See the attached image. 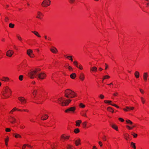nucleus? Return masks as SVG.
<instances>
[{"label":"nucleus","instance_id":"44","mask_svg":"<svg viewBox=\"0 0 149 149\" xmlns=\"http://www.w3.org/2000/svg\"><path fill=\"white\" fill-rule=\"evenodd\" d=\"M78 68H79L80 70H82L83 69V68L82 66L81 65H80L79 66H78V67H77Z\"/></svg>","mask_w":149,"mask_h":149},{"label":"nucleus","instance_id":"21","mask_svg":"<svg viewBox=\"0 0 149 149\" xmlns=\"http://www.w3.org/2000/svg\"><path fill=\"white\" fill-rule=\"evenodd\" d=\"M9 79L8 77H2V79H1V80L2 81H8L9 80Z\"/></svg>","mask_w":149,"mask_h":149},{"label":"nucleus","instance_id":"54","mask_svg":"<svg viewBox=\"0 0 149 149\" xmlns=\"http://www.w3.org/2000/svg\"><path fill=\"white\" fill-rule=\"evenodd\" d=\"M118 94V93L117 92H116L115 93L113 94V95L114 96H117V95Z\"/></svg>","mask_w":149,"mask_h":149},{"label":"nucleus","instance_id":"14","mask_svg":"<svg viewBox=\"0 0 149 149\" xmlns=\"http://www.w3.org/2000/svg\"><path fill=\"white\" fill-rule=\"evenodd\" d=\"M79 79L82 81H83L85 77L84 74L82 73H80L79 75Z\"/></svg>","mask_w":149,"mask_h":149},{"label":"nucleus","instance_id":"45","mask_svg":"<svg viewBox=\"0 0 149 149\" xmlns=\"http://www.w3.org/2000/svg\"><path fill=\"white\" fill-rule=\"evenodd\" d=\"M82 125H83V127L84 128L86 126V123L84 122L82 123Z\"/></svg>","mask_w":149,"mask_h":149},{"label":"nucleus","instance_id":"37","mask_svg":"<svg viewBox=\"0 0 149 149\" xmlns=\"http://www.w3.org/2000/svg\"><path fill=\"white\" fill-rule=\"evenodd\" d=\"M17 37L18 38V39L20 40V41H22V38L20 37V36H18V35H17Z\"/></svg>","mask_w":149,"mask_h":149},{"label":"nucleus","instance_id":"4","mask_svg":"<svg viewBox=\"0 0 149 149\" xmlns=\"http://www.w3.org/2000/svg\"><path fill=\"white\" fill-rule=\"evenodd\" d=\"M38 74L36 72V71L34 70L29 73V76L31 79H33L37 77V74Z\"/></svg>","mask_w":149,"mask_h":149},{"label":"nucleus","instance_id":"18","mask_svg":"<svg viewBox=\"0 0 149 149\" xmlns=\"http://www.w3.org/2000/svg\"><path fill=\"white\" fill-rule=\"evenodd\" d=\"M37 14L38 16L36 17L37 18L41 19V16L43 15L39 11H38V12Z\"/></svg>","mask_w":149,"mask_h":149},{"label":"nucleus","instance_id":"60","mask_svg":"<svg viewBox=\"0 0 149 149\" xmlns=\"http://www.w3.org/2000/svg\"><path fill=\"white\" fill-rule=\"evenodd\" d=\"M134 109V107H130L129 110H132Z\"/></svg>","mask_w":149,"mask_h":149},{"label":"nucleus","instance_id":"26","mask_svg":"<svg viewBox=\"0 0 149 149\" xmlns=\"http://www.w3.org/2000/svg\"><path fill=\"white\" fill-rule=\"evenodd\" d=\"M91 70L92 71H97V68L95 67H92L91 68Z\"/></svg>","mask_w":149,"mask_h":149},{"label":"nucleus","instance_id":"27","mask_svg":"<svg viewBox=\"0 0 149 149\" xmlns=\"http://www.w3.org/2000/svg\"><path fill=\"white\" fill-rule=\"evenodd\" d=\"M37 92V90L36 89H34L33 90V94L34 95V97H35L36 95V93Z\"/></svg>","mask_w":149,"mask_h":149},{"label":"nucleus","instance_id":"31","mask_svg":"<svg viewBox=\"0 0 149 149\" xmlns=\"http://www.w3.org/2000/svg\"><path fill=\"white\" fill-rule=\"evenodd\" d=\"M75 133L77 134L79 133V130L78 128L75 129L74 131Z\"/></svg>","mask_w":149,"mask_h":149},{"label":"nucleus","instance_id":"2","mask_svg":"<svg viewBox=\"0 0 149 149\" xmlns=\"http://www.w3.org/2000/svg\"><path fill=\"white\" fill-rule=\"evenodd\" d=\"M58 103L61 104L62 106H67L71 102V100L70 99L67 100L64 102L63 97L59 98L58 99Z\"/></svg>","mask_w":149,"mask_h":149},{"label":"nucleus","instance_id":"56","mask_svg":"<svg viewBox=\"0 0 149 149\" xmlns=\"http://www.w3.org/2000/svg\"><path fill=\"white\" fill-rule=\"evenodd\" d=\"M139 90H140V92L141 93H143L144 91H143V90H142V89L140 88V89H139Z\"/></svg>","mask_w":149,"mask_h":149},{"label":"nucleus","instance_id":"57","mask_svg":"<svg viewBox=\"0 0 149 149\" xmlns=\"http://www.w3.org/2000/svg\"><path fill=\"white\" fill-rule=\"evenodd\" d=\"M26 146V144H24L22 147V149H24Z\"/></svg>","mask_w":149,"mask_h":149},{"label":"nucleus","instance_id":"40","mask_svg":"<svg viewBox=\"0 0 149 149\" xmlns=\"http://www.w3.org/2000/svg\"><path fill=\"white\" fill-rule=\"evenodd\" d=\"M141 100L142 103L143 104H144L145 101V100L142 97H141Z\"/></svg>","mask_w":149,"mask_h":149},{"label":"nucleus","instance_id":"35","mask_svg":"<svg viewBox=\"0 0 149 149\" xmlns=\"http://www.w3.org/2000/svg\"><path fill=\"white\" fill-rule=\"evenodd\" d=\"M23 75H20L19 77V79L20 81H22L23 80Z\"/></svg>","mask_w":149,"mask_h":149},{"label":"nucleus","instance_id":"30","mask_svg":"<svg viewBox=\"0 0 149 149\" xmlns=\"http://www.w3.org/2000/svg\"><path fill=\"white\" fill-rule=\"evenodd\" d=\"M126 123L128 124H132L133 123L132 122L129 120H126Z\"/></svg>","mask_w":149,"mask_h":149},{"label":"nucleus","instance_id":"12","mask_svg":"<svg viewBox=\"0 0 149 149\" xmlns=\"http://www.w3.org/2000/svg\"><path fill=\"white\" fill-rule=\"evenodd\" d=\"M104 102L105 103H109L110 105H111L112 106H114L117 108H119V107L116 105L114 104H111V103H111L112 102V101H109V100H105L104 101Z\"/></svg>","mask_w":149,"mask_h":149},{"label":"nucleus","instance_id":"33","mask_svg":"<svg viewBox=\"0 0 149 149\" xmlns=\"http://www.w3.org/2000/svg\"><path fill=\"white\" fill-rule=\"evenodd\" d=\"M9 27L11 28H13L14 26V24L12 23H10L9 25Z\"/></svg>","mask_w":149,"mask_h":149},{"label":"nucleus","instance_id":"53","mask_svg":"<svg viewBox=\"0 0 149 149\" xmlns=\"http://www.w3.org/2000/svg\"><path fill=\"white\" fill-rule=\"evenodd\" d=\"M118 119L120 120V121H121L122 122H123L124 121V119H123L122 118H119Z\"/></svg>","mask_w":149,"mask_h":149},{"label":"nucleus","instance_id":"22","mask_svg":"<svg viewBox=\"0 0 149 149\" xmlns=\"http://www.w3.org/2000/svg\"><path fill=\"white\" fill-rule=\"evenodd\" d=\"M81 122V120H78L76 121V125L77 126H79L80 125V124Z\"/></svg>","mask_w":149,"mask_h":149},{"label":"nucleus","instance_id":"15","mask_svg":"<svg viewBox=\"0 0 149 149\" xmlns=\"http://www.w3.org/2000/svg\"><path fill=\"white\" fill-rule=\"evenodd\" d=\"M53 48H50V51L53 53H56L57 52H58V50L56 48L53 47Z\"/></svg>","mask_w":149,"mask_h":149},{"label":"nucleus","instance_id":"43","mask_svg":"<svg viewBox=\"0 0 149 149\" xmlns=\"http://www.w3.org/2000/svg\"><path fill=\"white\" fill-rule=\"evenodd\" d=\"M35 34L38 37H40V36L39 35L38 33L37 32H36Z\"/></svg>","mask_w":149,"mask_h":149},{"label":"nucleus","instance_id":"13","mask_svg":"<svg viewBox=\"0 0 149 149\" xmlns=\"http://www.w3.org/2000/svg\"><path fill=\"white\" fill-rule=\"evenodd\" d=\"M10 123H13L16 121V119L12 116H10V118L9 119Z\"/></svg>","mask_w":149,"mask_h":149},{"label":"nucleus","instance_id":"50","mask_svg":"<svg viewBox=\"0 0 149 149\" xmlns=\"http://www.w3.org/2000/svg\"><path fill=\"white\" fill-rule=\"evenodd\" d=\"M125 138L126 140H128V139H130L129 135L128 134V136L127 135V136H125Z\"/></svg>","mask_w":149,"mask_h":149},{"label":"nucleus","instance_id":"46","mask_svg":"<svg viewBox=\"0 0 149 149\" xmlns=\"http://www.w3.org/2000/svg\"><path fill=\"white\" fill-rule=\"evenodd\" d=\"M6 131L7 132H10V129L8 128H6Z\"/></svg>","mask_w":149,"mask_h":149},{"label":"nucleus","instance_id":"34","mask_svg":"<svg viewBox=\"0 0 149 149\" xmlns=\"http://www.w3.org/2000/svg\"><path fill=\"white\" fill-rule=\"evenodd\" d=\"M65 57H67V58H70V60L72 61H73V59H72V56H66V55H65L64 56Z\"/></svg>","mask_w":149,"mask_h":149},{"label":"nucleus","instance_id":"49","mask_svg":"<svg viewBox=\"0 0 149 149\" xmlns=\"http://www.w3.org/2000/svg\"><path fill=\"white\" fill-rule=\"evenodd\" d=\"M67 149H72L71 148L72 146L70 145H68Z\"/></svg>","mask_w":149,"mask_h":149},{"label":"nucleus","instance_id":"19","mask_svg":"<svg viewBox=\"0 0 149 149\" xmlns=\"http://www.w3.org/2000/svg\"><path fill=\"white\" fill-rule=\"evenodd\" d=\"M134 75L136 78H138L139 77V73L138 71H136L135 72Z\"/></svg>","mask_w":149,"mask_h":149},{"label":"nucleus","instance_id":"59","mask_svg":"<svg viewBox=\"0 0 149 149\" xmlns=\"http://www.w3.org/2000/svg\"><path fill=\"white\" fill-rule=\"evenodd\" d=\"M51 146L52 149H54L55 148V146H53L52 145H51Z\"/></svg>","mask_w":149,"mask_h":149},{"label":"nucleus","instance_id":"29","mask_svg":"<svg viewBox=\"0 0 149 149\" xmlns=\"http://www.w3.org/2000/svg\"><path fill=\"white\" fill-rule=\"evenodd\" d=\"M107 110L111 112H113V110L112 109L111 107H109L107 108Z\"/></svg>","mask_w":149,"mask_h":149},{"label":"nucleus","instance_id":"1","mask_svg":"<svg viewBox=\"0 0 149 149\" xmlns=\"http://www.w3.org/2000/svg\"><path fill=\"white\" fill-rule=\"evenodd\" d=\"M64 93V96L68 98H72L76 96V93L70 89L65 90Z\"/></svg>","mask_w":149,"mask_h":149},{"label":"nucleus","instance_id":"9","mask_svg":"<svg viewBox=\"0 0 149 149\" xmlns=\"http://www.w3.org/2000/svg\"><path fill=\"white\" fill-rule=\"evenodd\" d=\"M14 52L13 51L9 50L6 53V55L8 57H11L12 55L13 54Z\"/></svg>","mask_w":149,"mask_h":149},{"label":"nucleus","instance_id":"62","mask_svg":"<svg viewBox=\"0 0 149 149\" xmlns=\"http://www.w3.org/2000/svg\"><path fill=\"white\" fill-rule=\"evenodd\" d=\"M102 139L104 141H105L106 140V138L105 137V136H104V137L102 138Z\"/></svg>","mask_w":149,"mask_h":149},{"label":"nucleus","instance_id":"3","mask_svg":"<svg viewBox=\"0 0 149 149\" xmlns=\"http://www.w3.org/2000/svg\"><path fill=\"white\" fill-rule=\"evenodd\" d=\"M11 93V91L10 89L8 87H6L5 88L4 91H3V95L6 98L8 97L10 94Z\"/></svg>","mask_w":149,"mask_h":149},{"label":"nucleus","instance_id":"55","mask_svg":"<svg viewBox=\"0 0 149 149\" xmlns=\"http://www.w3.org/2000/svg\"><path fill=\"white\" fill-rule=\"evenodd\" d=\"M74 1L75 0H70V2L71 3H73Z\"/></svg>","mask_w":149,"mask_h":149},{"label":"nucleus","instance_id":"16","mask_svg":"<svg viewBox=\"0 0 149 149\" xmlns=\"http://www.w3.org/2000/svg\"><path fill=\"white\" fill-rule=\"evenodd\" d=\"M110 125L113 128L117 131L118 130V127L112 123H110Z\"/></svg>","mask_w":149,"mask_h":149},{"label":"nucleus","instance_id":"42","mask_svg":"<svg viewBox=\"0 0 149 149\" xmlns=\"http://www.w3.org/2000/svg\"><path fill=\"white\" fill-rule=\"evenodd\" d=\"M79 106L80 107L83 108H84L85 107V106L82 103H81L80 104Z\"/></svg>","mask_w":149,"mask_h":149},{"label":"nucleus","instance_id":"47","mask_svg":"<svg viewBox=\"0 0 149 149\" xmlns=\"http://www.w3.org/2000/svg\"><path fill=\"white\" fill-rule=\"evenodd\" d=\"M17 110V109L16 108H14L10 112V113H12L14 111Z\"/></svg>","mask_w":149,"mask_h":149},{"label":"nucleus","instance_id":"41","mask_svg":"<svg viewBox=\"0 0 149 149\" xmlns=\"http://www.w3.org/2000/svg\"><path fill=\"white\" fill-rule=\"evenodd\" d=\"M132 134L133 136L134 137V138L136 137L137 136V134H135L134 133H133Z\"/></svg>","mask_w":149,"mask_h":149},{"label":"nucleus","instance_id":"63","mask_svg":"<svg viewBox=\"0 0 149 149\" xmlns=\"http://www.w3.org/2000/svg\"><path fill=\"white\" fill-rule=\"evenodd\" d=\"M24 127H25L23 125L21 126V127H20L22 129H24Z\"/></svg>","mask_w":149,"mask_h":149},{"label":"nucleus","instance_id":"23","mask_svg":"<svg viewBox=\"0 0 149 149\" xmlns=\"http://www.w3.org/2000/svg\"><path fill=\"white\" fill-rule=\"evenodd\" d=\"M13 135H15V137L16 138H21L22 137L21 136L20 134H18L16 133V134H15L14 133L13 134Z\"/></svg>","mask_w":149,"mask_h":149},{"label":"nucleus","instance_id":"11","mask_svg":"<svg viewBox=\"0 0 149 149\" xmlns=\"http://www.w3.org/2000/svg\"><path fill=\"white\" fill-rule=\"evenodd\" d=\"M148 76V73L147 72H144L143 74V77L144 80L146 81L147 80V78Z\"/></svg>","mask_w":149,"mask_h":149},{"label":"nucleus","instance_id":"51","mask_svg":"<svg viewBox=\"0 0 149 149\" xmlns=\"http://www.w3.org/2000/svg\"><path fill=\"white\" fill-rule=\"evenodd\" d=\"M41 70L40 69L38 68V69H36L35 71H36V72L37 73L38 72L40 71Z\"/></svg>","mask_w":149,"mask_h":149},{"label":"nucleus","instance_id":"24","mask_svg":"<svg viewBox=\"0 0 149 149\" xmlns=\"http://www.w3.org/2000/svg\"><path fill=\"white\" fill-rule=\"evenodd\" d=\"M80 140L79 139L75 141V143L76 146H78L79 144H80Z\"/></svg>","mask_w":149,"mask_h":149},{"label":"nucleus","instance_id":"7","mask_svg":"<svg viewBox=\"0 0 149 149\" xmlns=\"http://www.w3.org/2000/svg\"><path fill=\"white\" fill-rule=\"evenodd\" d=\"M27 54L31 58H33L34 57V55L33 53V51L31 49H28L27 52Z\"/></svg>","mask_w":149,"mask_h":149},{"label":"nucleus","instance_id":"52","mask_svg":"<svg viewBox=\"0 0 149 149\" xmlns=\"http://www.w3.org/2000/svg\"><path fill=\"white\" fill-rule=\"evenodd\" d=\"M68 68L70 70H72V67L70 66H68Z\"/></svg>","mask_w":149,"mask_h":149},{"label":"nucleus","instance_id":"8","mask_svg":"<svg viewBox=\"0 0 149 149\" xmlns=\"http://www.w3.org/2000/svg\"><path fill=\"white\" fill-rule=\"evenodd\" d=\"M75 109V108L74 107H72L68 108L67 110L65 111L66 112H74Z\"/></svg>","mask_w":149,"mask_h":149},{"label":"nucleus","instance_id":"36","mask_svg":"<svg viewBox=\"0 0 149 149\" xmlns=\"http://www.w3.org/2000/svg\"><path fill=\"white\" fill-rule=\"evenodd\" d=\"M81 115L83 116H85L86 117H87V116H86V112H83L82 113H81Z\"/></svg>","mask_w":149,"mask_h":149},{"label":"nucleus","instance_id":"64","mask_svg":"<svg viewBox=\"0 0 149 149\" xmlns=\"http://www.w3.org/2000/svg\"><path fill=\"white\" fill-rule=\"evenodd\" d=\"M93 149H97L95 146H94L93 147Z\"/></svg>","mask_w":149,"mask_h":149},{"label":"nucleus","instance_id":"10","mask_svg":"<svg viewBox=\"0 0 149 149\" xmlns=\"http://www.w3.org/2000/svg\"><path fill=\"white\" fill-rule=\"evenodd\" d=\"M18 99L22 103L24 104L26 103L25 99L23 97H18Z\"/></svg>","mask_w":149,"mask_h":149},{"label":"nucleus","instance_id":"28","mask_svg":"<svg viewBox=\"0 0 149 149\" xmlns=\"http://www.w3.org/2000/svg\"><path fill=\"white\" fill-rule=\"evenodd\" d=\"M131 146L134 149H136V147L135 145V143L133 142H131Z\"/></svg>","mask_w":149,"mask_h":149},{"label":"nucleus","instance_id":"61","mask_svg":"<svg viewBox=\"0 0 149 149\" xmlns=\"http://www.w3.org/2000/svg\"><path fill=\"white\" fill-rule=\"evenodd\" d=\"M126 127H127L128 128L129 130H131L132 129V127H130L129 126L127 125L126 126Z\"/></svg>","mask_w":149,"mask_h":149},{"label":"nucleus","instance_id":"58","mask_svg":"<svg viewBox=\"0 0 149 149\" xmlns=\"http://www.w3.org/2000/svg\"><path fill=\"white\" fill-rule=\"evenodd\" d=\"M99 143L101 147L102 146V142H101V141H99Z\"/></svg>","mask_w":149,"mask_h":149},{"label":"nucleus","instance_id":"32","mask_svg":"<svg viewBox=\"0 0 149 149\" xmlns=\"http://www.w3.org/2000/svg\"><path fill=\"white\" fill-rule=\"evenodd\" d=\"M8 141V137L6 138L5 139V142L6 145L7 146V142Z\"/></svg>","mask_w":149,"mask_h":149},{"label":"nucleus","instance_id":"48","mask_svg":"<svg viewBox=\"0 0 149 149\" xmlns=\"http://www.w3.org/2000/svg\"><path fill=\"white\" fill-rule=\"evenodd\" d=\"M100 97L101 99H103L104 97V96L103 95H102V94H101L100 95Z\"/></svg>","mask_w":149,"mask_h":149},{"label":"nucleus","instance_id":"39","mask_svg":"<svg viewBox=\"0 0 149 149\" xmlns=\"http://www.w3.org/2000/svg\"><path fill=\"white\" fill-rule=\"evenodd\" d=\"M109 78H110V76H109L106 75V76H104V78L103 79V80H104L106 78L109 79Z\"/></svg>","mask_w":149,"mask_h":149},{"label":"nucleus","instance_id":"6","mask_svg":"<svg viewBox=\"0 0 149 149\" xmlns=\"http://www.w3.org/2000/svg\"><path fill=\"white\" fill-rule=\"evenodd\" d=\"M46 76V74L42 72H41L40 73H38L37 74V77L38 78L41 79H44Z\"/></svg>","mask_w":149,"mask_h":149},{"label":"nucleus","instance_id":"5","mask_svg":"<svg viewBox=\"0 0 149 149\" xmlns=\"http://www.w3.org/2000/svg\"><path fill=\"white\" fill-rule=\"evenodd\" d=\"M50 4V1L49 0H44L42 3V6L44 7H46Z\"/></svg>","mask_w":149,"mask_h":149},{"label":"nucleus","instance_id":"20","mask_svg":"<svg viewBox=\"0 0 149 149\" xmlns=\"http://www.w3.org/2000/svg\"><path fill=\"white\" fill-rule=\"evenodd\" d=\"M70 137L69 136H64V134H63L61 136V138L63 139H69Z\"/></svg>","mask_w":149,"mask_h":149},{"label":"nucleus","instance_id":"17","mask_svg":"<svg viewBox=\"0 0 149 149\" xmlns=\"http://www.w3.org/2000/svg\"><path fill=\"white\" fill-rule=\"evenodd\" d=\"M44 117H45L44 118V116H43L41 118V120H45L48 118L49 116L47 114H45V115H44Z\"/></svg>","mask_w":149,"mask_h":149},{"label":"nucleus","instance_id":"38","mask_svg":"<svg viewBox=\"0 0 149 149\" xmlns=\"http://www.w3.org/2000/svg\"><path fill=\"white\" fill-rule=\"evenodd\" d=\"M73 63L77 67H78V63L77 61H74L73 62Z\"/></svg>","mask_w":149,"mask_h":149},{"label":"nucleus","instance_id":"25","mask_svg":"<svg viewBox=\"0 0 149 149\" xmlns=\"http://www.w3.org/2000/svg\"><path fill=\"white\" fill-rule=\"evenodd\" d=\"M76 74L74 73H73L72 74L70 75V77L72 79H74L75 78V77H76Z\"/></svg>","mask_w":149,"mask_h":149}]
</instances>
